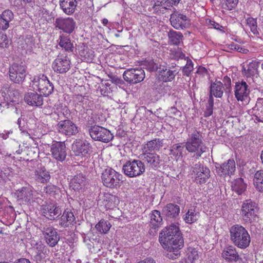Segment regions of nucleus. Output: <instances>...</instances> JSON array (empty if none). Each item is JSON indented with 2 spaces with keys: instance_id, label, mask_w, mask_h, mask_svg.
<instances>
[{
  "instance_id": "25",
  "label": "nucleus",
  "mask_w": 263,
  "mask_h": 263,
  "mask_svg": "<svg viewBox=\"0 0 263 263\" xmlns=\"http://www.w3.org/2000/svg\"><path fill=\"white\" fill-rule=\"evenodd\" d=\"M250 93L248 85L245 82L237 83L235 85V96L238 101H242L247 99Z\"/></svg>"
},
{
  "instance_id": "44",
  "label": "nucleus",
  "mask_w": 263,
  "mask_h": 263,
  "mask_svg": "<svg viewBox=\"0 0 263 263\" xmlns=\"http://www.w3.org/2000/svg\"><path fill=\"white\" fill-rule=\"evenodd\" d=\"M238 2V0H222L221 4L223 9L231 10L236 7Z\"/></svg>"
},
{
  "instance_id": "7",
  "label": "nucleus",
  "mask_w": 263,
  "mask_h": 263,
  "mask_svg": "<svg viewBox=\"0 0 263 263\" xmlns=\"http://www.w3.org/2000/svg\"><path fill=\"white\" fill-rule=\"evenodd\" d=\"M88 132L91 138L97 141L108 143L114 138V136L110 130L99 125H95L90 126Z\"/></svg>"
},
{
  "instance_id": "37",
  "label": "nucleus",
  "mask_w": 263,
  "mask_h": 263,
  "mask_svg": "<svg viewBox=\"0 0 263 263\" xmlns=\"http://www.w3.org/2000/svg\"><path fill=\"white\" fill-rule=\"evenodd\" d=\"M36 249L37 252L34 256L35 261L36 263H44L46 257L45 246L42 244H37Z\"/></svg>"
},
{
  "instance_id": "3",
  "label": "nucleus",
  "mask_w": 263,
  "mask_h": 263,
  "mask_svg": "<svg viewBox=\"0 0 263 263\" xmlns=\"http://www.w3.org/2000/svg\"><path fill=\"white\" fill-rule=\"evenodd\" d=\"M230 238L234 245L240 249H246L250 243L248 231L240 224H235L230 229Z\"/></svg>"
},
{
  "instance_id": "12",
  "label": "nucleus",
  "mask_w": 263,
  "mask_h": 263,
  "mask_svg": "<svg viewBox=\"0 0 263 263\" xmlns=\"http://www.w3.org/2000/svg\"><path fill=\"white\" fill-rule=\"evenodd\" d=\"M123 77L128 83L136 84L144 80L145 74L142 68H130L124 72Z\"/></svg>"
},
{
  "instance_id": "39",
  "label": "nucleus",
  "mask_w": 263,
  "mask_h": 263,
  "mask_svg": "<svg viewBox=\"0 0 263 263\" xmlns=\"http://www.w3.org/2000/svg\"><path fill=\"white\" fill-rule=\"evenodd\" d=\"M254 185L256 189L260 192L263 193V170L256 172L254 175Z\"/></svg>"
},
{
  "instance_id": "24",
  "label": "nucleus",
  "mask_w": 263,
  "mask_h": 263,
  "mask_svg": "<svg viewBox=\"0 0 263 263\" xmlns=\"http://www.w3.org/2000/svg\"><path fill=\"white\" fill-rule=\"evenodd\" d=\"M162 213L168 219H176L179 215L180 207L176 204L168 203L163 208Z\"/></svg>"
},
{
  "instance_id": "49",
  "label": "nucleus",
  "mask_w": 263,
  "mask_h": 263,
  "mask_svg": "<svg viewBox=\"0 0 263 263\" xmlns=\"http://www.w3.org/2000/svg\"><path fill=\"white\" fill-rule=\"evenodd\" d=\"M144 66L149 71H155L156 70H159V65L158 63H156L153 60H147L144 62Z\"/></svg>"
},
{
  "instance_id": "53",
  "label": "nucleus",
  "mask_w": 263,
  "mask_h": 263,
  "mask_svg": "<svg viewBox=\"0 0 263 263\" xmlns=\"http://www.w3.org/2000/svg\"><path fill=\"white\" fill-rule=\"evenodd\" d=\"M44 192L49 195H54L55 193L58 191V188L57 186L49 184L44 187Z\"/></svg>"
},
{
  "instance_id": "40",
  "label": "nucleus",
  "mask_w": 263,
  "mask_h": 263,
  "mask_svg": "<svg viewBox=\"0 0 263 263\" xmlns=\"http://www.w3.org/2000/svg\"><path fill=\"white\" fill-rule=\"evenodd\" d=\"M170 42L174 45H179L182 41L183 35L180 32L170 30L168 32Z\"/></svg>"
},
{
  "instance_id": "50",
  "label": "nucleus",
  "mask_w": 263,
  "mask_h": 263,
  "mask_svg": "<svg viewBox=\"0 0 263 263\" xmlns=\"http://www.w3.org/2000/svg\"><path fill=\"white\" fill-rule=\"evenodd\" d=\"M193 70V63L191 60H187L185 66L182 69L183 74L189 76Z\"/></svg>"
},
{
  "instance_id": "42",
  "label": "nucleus",
  "mask_w": 263,
  "mask_h": 263,
  "mask_svg": "<svg viewBox=\"0 0 263 263\" xmlns=\"http://www.w3.org/2000/svg\"><path fill=\"white\" fill-rule=\"evenodd\" d=\"M111 225L109 222L104 219L101 220L96 226L97 230L101 234L107 233Z\"/></svg>"
},
{
  "instance_id": "27",
  "label": "nucleus",
  "mask_w": 263,
  "mask_h": 263,
  "mask_svg": "<svg viewBox=\"0 0 263 263\" xmlns=\"http://www.w3.org/2000/svg\"><path fill=\"white\" fill-rule=\"evenodd\" d=\"M221 256L227 262H237L240 258L236 249L231 246L223 249Z\"/></svg>"
},
{
  "instance_id": "4",
  "label": "nucleus",
  "mask_w": 263,
  "mask_h": 263,
  "mask_svg": "<svg viewBox=\"0 0 263 263\" xmlns=\"http://www.w3.org/2000/svg\"><path fill=\"white\" fill-rule=\"evenodd\" d=\"M241 215L246 222H256L259 219L258 208L256 203L250 199L243 201L241 209Z\"/></svg>"
},
{
  "instance_id": "19",
  "label": "nucleus",
  "mask_w": 263,
  "mask_h": 263,
  "mask_svg": "<svg viewBox=\"0 0 263 263\" xmlns=\"http://www.w3.org/2000/svg\"><path fill=\"white\" fill-rule=\"evenodd\" d=\"M50 151L53 158L63 161L66 157V147L64 142H55L51 145Z\"/></svg>"
},
{
  "instance_id": "10",
  "label": "nucleus",
  "mask_w": 263,
  "mask_h": 263,
  "mask_svg": "<svg viewBox=\"0 0 263 263\" xmlns=\"http://www.w3.org/2000/svg\"><path fill=\"white\" fill-rule=\"evenodd\" d=\"M170 20L172 26L177 30L187 28L191 25L190 18L186 15L178 11L171 15Z\"/></svg>"
},
{
  "instance_id": "18",
  "label": "nucleus",
  "mask_w": 263,
  "mask_h": 263,
  "mask_svg": "<svg viewBox=\"0 0 263 263\" xmlns=\"http://www.w3.org/2000/svg\"><path fill=\"white\" fill-rule=\"evenodd\" d=\"M70 63L67 56H58L52 63V68L57 73H65L70 69Z\"/></svg>"
},
{
  "instance_id": "13",
  "label": "nucleus",
  "mask_w": 263,
  "mask_h": 263,
  "mask_svg": "<svg viewBox=\"0 0 263 263\" xmlns=\"http://www.w3.org/2000/svg\"><path fill=\"white\" fill-rule=\"evenodd\" d=\"M139 158L146 164V166L154 170L160 167L162 160L159 155L156 153H145L141 154Z\"/></svg>"
},
{
  "instance_id": "60",
  "label": "nucleus",
  "mask_w": 263,
  "mask_h": 263,
  "mask_svg": "<svg viewBox=\"0 0 263 263\" xmlns=\"http://www.w3.org/2000/svg\"><path fill=\"white\" fill-rule=\"evenodd\" d=\"M209 23L211 26H213L214 28L217 30H220V28H222V26H220L218 23H216L213 21L210 20Z\"/></svg>"
},
{
  "instance_id": "34",
  "label": "nucleus",
  "mask_w": 263,
  "mask_h": 263,
  "mask_svg": "<svg viewBox=\"0 0 263 263\" xmlns=\"http://www.w3.org/2000/svg\"><path fill=\"white\" fill-rule=\"evenodd\" d=\"M86 179L82 174H79L74 176L71 179L70 184V187L74 190L81 189L85 185Z\"/></svg>"
},
{
  "instance_id": "47",
  "label": "nucleus",
  "mask_w": 263,
  "mask_h": 263,
  "mask_svg": "<svg viewBox=\"0 0 263 263\" xmlns=\"http://www.w3.org/2000/svg\"><path fill=\"white\" fill-rule=\"evenodd\" d=\"M1 93L5 100L12 102L15 101V100L11 97L12 95H14V93L11 91L7 86L3 87L2 88Z\"/></svg>"
},
{
  "instance_id": "33",
  "label": "nucleus",
  "mask_w": 263,
  "mask_h": 263,
  "mask_svg": "<svg viewBox=\"0 0 263 263\" xmlns=\"http://www.w3.org/2000/svg\"><path fill=\"white\" fill-rule=\"evenodd\" d=\"M224 90V88L222 83L216 81L211 85L210 94L216 98H221Z\"/></svg>"
},
{
  "instance_id": "1",
  "label": "nucleus",
  "mask_w": 263,
  "mask_h": 263,
  "mask_svg": "<svg viewBox=\"0 0 263 263\" xmlns=\"http://www.w3.org/2000/svg\"><path fill=\"white\" fill-rule=\"evenodd\" d=\"M159 240L166 251L167 258L175 259L180 256L184 241L177 226L172 224L164 228L159 234Z\"/></svg>"
},
{
  "instance_id": "14",
  "label": "nucleus",
  "mask_w": 263,
  "mask_h": 263,
  "mask_svg": "<svg viewBox=\"0 0 263 263\" xmlns=\"http://www.w3.org/2000/svg\"><path fill=\"white\" fill-rule=\"evenodd\" d=\"M35 192L30 187H23L16 191L15 195L17 200L22 203H31L36 198Z\"/></svg>"
},
{
  "instance_id": "29",
  "label": "nucleus",
  "mask_w": 263,
  "mask_h": 263,
  "mask_svg": "<svg viewBox=\"0 0 263 263\" xmlns=\"http://www.w3.org/2000/svg\"><path fill=\"white\" fill-rule=\"evenodd\" d=\"M77 5L76 0H60V6L63 11L67 15L72 14Z\"/></svg>"
},
{
  "instance_id": "57",
  "label": "nucleus",
  "mask_w": 263,
  "mask_h": 263,
  "mask_svg": "<svg viewBox=\"0 0 263 263\" xmlns=\"http://www.w3.org/2000/svg\"><path fill=\"white\" fill-rule=\"evenodd\" d=\"M196 73L202 76H204L208 74V71L204 67L199 66L196 71Z\"/></svg>"
},
{
  "instance_id": "56",
  "label": "nucleus",
  "mask_w": 263,
  "mask_h": 263,
  "mask_svg": "<svg viewBox=\"0 0 263 263\" xmlns=\"http://www.w3.org/2000/svg\"><path fill=\"white\" fill-rule=\"evenodd\" d=\"M168 114L172 116H180V112L175 107H171L168 109Z\"/></svg>"
},
{
  "instance_id": "31",
  "label": "nucleus",
  "mask_w": 263,
  "mask_h": 263,
  "mask_svg": "<svg viewBox=\"0 0 263 263\" xmlns=\"http://www.w3.org/2000/svg\"><path fill=\"white\" fill-rule=\"evenodd\" d=\"M76 218L73 213L70 209H66L61 217L60 225L62 227L66 228L69 225L73 224L75 222Z\"/></svg>"
},
{
  "instance_id": "38",
  "label": "nucleus",
  "mask_w": 263,
  "mask_h": 263,
  "mask_svg": "<svg viewBox=\"0 0 263 263\" xmlns=\"http://www.w3.org/2000/svg\"><path fill=\"white\" fill-rule=\"evenodd\" d=\"M199 217V213L195 208H190L184 215L183 219L187 223H192L196 221Z\"/></svg>"
},
{
  "instance_id": "5",
  "label": "nucleus",
  "mask_w": 263,
  "mask_h": 263,
  "mask_svg": "<svg viewBox=\"0 0 263 263\" xmlns=\"http://www.w3.org/2000/svg\"><path fill=\"white\" fill-rule=\"evenodd\" d=\"M34 89L38 91L42 95L48 96L53 91V85L47 77L43 74L35 76L32 80Z\"/></svg>"
},
{
  "instance_id": "8",
  "label": "nucleus",
  "mask_w": 263,
  "mask_h": 263,
  "mask_svg": "<svg viewBox=\"0 0 263 263\" xmlns=\"http://www.w3.org/2000/svg\"><path fill=\"white\" fill-rule=\"evenodd\" d=\"M145 170L144 163L140 160L128 161L123 166L124 174L129 177H135L142 174Z\"/></svg>"
},
{
  "instance_id": "9",
  "label": "nucleus",
  "mask_w": 263,
  "mask_h": 263,
  "mask_svg": "<svg viewBox=\"0 0 263 263\" xmlns=\"http://www.w3.org/2000/svg\"><path fill=\"white\" fill-rule=\"evenodd\" d=\"M26 75V67L24 64L14 63L9 68L10 80L16 83H22Z\"/></svg>"
},
{
  "instance_id": "54",
  "label": "nucleus",
  "mask_w": 263,
  "mask_h": 263,
  "mask_svg": "<svg viewBox=\"0 0 263 263\" xmlns=\"http://www.w3.org/2000/svg\"><path fill=\"white\" fill-rule=\"evenodd\" d=\"M9 43V40L6 34L0 33V47L2 48L7 47Z\"/></svg>"
},
{
  "instance_id": "17",
  "label": "nucleus",
  "mask_w": 263,
  "mask_h": 263,
  "mask_svg": "<svg viewBox=\"0 0 263 263\" xmlns=\"http://www.w3.org/2000/svg\"><path fill=\"white\" fill-rule=\"evenodd\" d=\"M158 79L163 82H170L175 78L178 73V70L174 66L167 68L165 65H159L158 70Z\"/></svg>"
},
{
  "instance_id": "45",
  "label": "nucleus",
  "mask_w": 263,
  "mask_h": 263,
  "mask_svg": "<svg viewBox=\"0 0 263 263\" xmlns=\"http://www.w3.org/2000/svg\"><path fill=\"white\" fill-rule=\"evenodd\" d=\"M257 69L254 63H250L247 69L243 68V73L248 78L251 77L256 74Z\"/></svg>"
},
{
  "instance_id": "30",
  "label": "nucleus",
  "mask_w": 263,
  "mask_h": 263,
  "mask_svg": "<svg viewBox=\"0 0 263 263\" xmlns=\"http://www.w3.org/2000/svg\"><path fill=\"white\" fill-rule=\"evenodd\" d=\"M34 178L37 182L45 184L49 182L51 176L49 172L45 167H41L35 170Z\"/></svg>"
},
{
  "instance_id": "43",
  "label": "nucleus",
  "mask_w": 263,
  "mask_h": 263,
  "mask_svg": "<svg viewBox=\"0 0 263 263\" xmlns=\"http://www.w3.org/2000/svg\"><path fill=\"white\" fill-rule=\"evenodd\" d=\"M184 151V146H182V144H176L173 145L172 149L171 151V154L176 156L178 158L180 157H182Z\"/></svg>"
},
{
  "instance_id": "36",
  "label": "nucleus",
  "mask_w": 263,
  "mask_h": 263,
  "mask_svg": "<svg viewBox=\"0 0 263 263\" xmlns=\"http://www.w3.org/2000/svg\"><path fill=\"white\" fill-rule=\"evenodd\" d=\"M247 184L241 178H238L232 183V188L233 191L238 195L242 194L246 190Z\"/></svg>"
},
{
  "instance_id": "22",
  "label": "nucleus",
  "mask_w": 263,
  "mask_h": 263,
  "mask_svg": "<svg viewBox=\"0 0 263 263\" xmlns=\"http://www.w3.org/2000/svg\"><path fill=\"white\" fill-rule=\"evenodd\" d=\"M91 148V144L87 141L77 140L72 145V150L76 155L85 156Z\"/></svg>"
},
{
  "instance_id": "15",
  "label": "nucleus",
  "mask_w": 263,
  "mask_h": 263,
  "mask_svg": "<svg viewBox=\"0 0 263 263\" xmlns=\"http://www.w3.org/2000/svg\"><path fill=\"white\" fill-rule=\"evenodd\" d=\"M54 25L55 28H58L66 33L70 34L75 28L76 22L71 17H58L55 19Z\"/></svg>"
},
{
  "instance_id": "64",
  "label": "nucleus",
  "mask_w": 263,
  "mask_h": 263,
  "mask_svg": "<svg viewBox=\"0 0 263 263\" xmlns=\"http://www.w3.org/2000/svg\"><path fill=\"white\" fill-rule=\"evenodd\" d=\"M15 263H31V262L29 259L23 258L18 259Z\"/></svg>"
},
{
  "instance_id": "61",
  "label": "nucleus",
  "mask_w": 263,
  "mask_h": 263,
  "mask_svg": "<svg viewBox=\"0 0 263 263\" xmlns=\"http://www.w3.org/2000/svg\"><path fill=\"white\" fill-rule=\"evenodd\" d=\"M213 95L210 94L208 102V104L206 106L213 107L214 106V99L213 97Z\"/></svg>"
},
{
  "instance_id": "32",
  "label": "nucleus",
  "mask_w": 263,
  "mask_h": 263,
  "mask_svg": "<svg viewBox=\"0 0 263 263\" xmlns=\"http://www.w3.org/2000/svg\"><path fill=\"white\" fill-rule=\"evenodd\" d=\"M13 19V13L10 10L4 11L0 14V29L6 30L9 27V23Z\"/></svg>"
},
{
  "instance_id": "23",
  "label": "nucleus",
  "mask_w": 263,
  "mask_h": 263,
  "mask_svg": "<svg viewBox=\"0 0 263 263\" xmlns=\"http://www.w3.org/2000/svg\"><path fill=\"white\" fill-rule=\"evenodd\" d=\"M41 210L44 215L50 220L55 219L62 213V210L59 206L51 203L43 205Z\"/></svg>"
},
{
  "instance_id": "11",
  "label": "nucleus",
  "mask_w": 263,
  "mask_h": 263,
  "mask_svg": "<svg viewBox=\"0 0 263 263\" xmlns=\"http://www.w3.org/2000/svg\"><path fill=\"white\" fill-rule=\"evenodd\" d=\"M41 232L46 243L50 247L55 246L60 240V235L53 227L45 226L41 228Z\"/></svg>"
},
{
  "instance_id": "26",
  "label": "nucleus",
  "mask_w": 263,
  "mask_h": 263,
  "mask_svg": "<svg viewBox=\"0 0 263 263\" xmlns=\"http://www.w3.org/2000/svg\"><path fill=\"white\" fill-rule=\"evenodd\" d=\"M25 101L29 105L41 106L43 103V98L41 94L36 92H30L25 95Z\"/></svg>"
},
{
  "instance_id": "21",
  "label": "nucleus",
  "mask_w": 263,
  "mask_h": 263,
  "mask_svg": "<svg viewBox=\"0 0 263 263\" xmlns=\"http://www.w3.org/2000/svg\"><path fill=\"white\" fill-rule=\"evenodd\" d=\"M193 172L196 173L195 181L200 184L205 183L210 176V171L206 167L197 164L193 167Z\"/></svg>"
},
{
  "instance_id": "51",
  "label": "nucleus",
  "mask_w": 263,
  "mask_h": 263,
  "mask_svg": "<svg viewBox=\"0 0 263 263\" xmlns=\"http://www.w3.org/2000/svg\"><path fill=\"white\" fill-rule=\"evenodd\" d=\"M199 255L197 250L192 249L188 253V259L192 263L199 259Z\"/></svg>"
},
{
  "instance_id": "63",
  "label": "nucleus",
  "mask_w": 263,
  "mask_h": 263,
  "mask_svg": "<svg viewBox=\"0 0 263 263\" xmlns=\"http://www.w3.org/2000/svg\"><path fill=\"white\" fill-rule=\"evenodd\" d=\"M137 263H156L155 260L152 258H147Z\"/></svg>"
},
{
  "instance_id": "55",
  "label": "nucleus",
  "mask_w": 263,
  "mask_h": 263,
  "mask_svg": "<svg viewBox=\"0 0 263 263\" xmlns=\"http://www.w3.org/2000/svg\"><path fill=\"white\" fill-rule=\"evenodd\" d=\"M86 114L88 115V118L87 119L88 124L93 126L92 124L95 123V121L93 119L92 111L91 109H86Z\"/></svg>"
},
{
  "instance_id": "58",
  "label": "nucleus",
  "mask_w": 263,
  "mask_h": 263,
  "mask_svg": "<svg viewBox=\"0 0 263 263\" xmlns=\"http://www.w3.org/2000/svg\"><path fill=\"white\" fill-rule=\"evenodd\" d=\"M175 52V55L173 57V58L174 59H179V58H183L184 57V54L183 53L179 48H177L176 51H174Z\"/></svg>"
},
{
  "instance_id": "28",
  "label": "nucleus",
  "mask_w": 263,
  "mask_h": 263,
  "mask_svg": "<svg viewBox=\"0 0 263 263\" xmlns=\"http://www.w3.org/2000/svg\"><path fill=\"white\" fill-rule=\"evenodd\" d=\"M163 146V140L155 138L149 141L145 144L143 148V152L152 153V152L159 151Z\"/></svg>"
},
{
  "instance_id": "62",
  "label": "nucleus",
  "mask_w": 263,
  "mask_h": 263,
  "mask_svg": "<svg viewBox=\"0 0 263 263\" xmlns=\"http://www.w3.org/2000/svg\"><path fill=\"white\" fill-rule=\"evenodd\" d=\"M223 81H224L225 84L224 85L227 88H228L231 85V79L228 77H224L223 79Z\"/></svg>"
},
{
  "instance_id": "35",
  "label": "nucleus",
  "mask_w": 263,
  "mask_h": 263,
  "mask_svg": "<svg viewBox=\"0 0 263 263\" xmlns=\"http://www.w3.org/2000/svg\"><path fill=\"white\" fill-rule=\"evenodd\" d=\"M151 221L149 226L154 229H157L162 221V218L160 212L158 210H154L151 214Z\"/></svg>"
},
{
  "instance_id": "48",
  "label": "nucleus",
  "mask_w": 263,
  "mask_h": 263,
  "mask_svg": "<svg viewBox=\"0 0 263 263\" xmlns=\"http://www.w3.org/2000/svg\"><path fill=\"white\" fill-rule=\"evenodd\" d=\"M166 2V0H156L152 6V9L155 13L160 12L161 9H166V7L164 6Z\"/></svg>"
},
{
  "instance_id": "41",
  "label": "nucleus",
  "mask_w": 263,
  "mask_h": 263,
  "mask_svg": "<svg viewBox=\"0 0 263 263\" xmlns=\"http://www.w3.org/2000/svg\"><path fill=\"white\" fill-rule=\"evenodd\" d=\"M59 45L64 48L66 51H72L73 50V45L69 37L67 36L64 35L60 36Z\"/></svg>"
},
{
  "instance_id": "16",
  "label": "nucleus",
  "mask_w": 263,
  "mask_h": 263,
  "mask_svg": "<svg viewBox=\"0 0 263 263\" xmlns=\"http://www.w3.org/2000/svg\"><path fill=\"white\" fill-rule=\"evenodd\" d=\"M57 129L59 133L68 136L75 135L79 132L78 127L70 120L60 121L57 124Z\"/></svg>"
},
{
  "instance_id": "59",
  "label": "nucleus",
  "mask_w": 263,
  "mask_h": 263,
  "mask_svg": "<svg viewBox=\"0 0 263 263\" xmlns=\"http://www.w3.org/2000/svg\"><path fill=\"white\" fill-rule=\"evenodd\" d=\"M213 107L206 106V109L204 112V116L205 117H208L210 116L213 114Z\"/></svg>"
},
{
  "instance_id": "6",
  "label": "nucleus",
  "mask_w": 263,
  "mask_h": 263,
  "mask_svg": "<svg viewBox=\"0 0 263 263\" xmlns=\"http://www.w3.org/2000/svg\"><path fill=\"white\" fill-rule=\"evenodd\" d=\"M122 178L121 174L111 168L104 170L101 176L103 185L110 189L119 187Z\"/></svg>"
},
{
  "instance_id": "2",
  "label": "nucleus",
  "mask_w": 263,
  "mask_h": 263,
  "mask_svg": "<svg viewBox=\"0 0 263 263\" xmlns=\"http://www.w3.org/2000/svg\"><path fill=\"white\" fill-rule=\"evenodd\" d=\"M202 134L195 129L189 135L185 144L186 149L189 152L194 153V156L197 159L200 157L207 150L206 146L202 141Z\"/></svg>"
},
{
  "instance_id": "46",
  "label": "nucleus",
  "mask_w": 263,
  "mask_h": 263,
  "mask_svg": "<svg viewBox=\"0 0 263 263\" xmlns=\"http://www.w3.org/2000/svg\"><path fill=\"white\" fill-rule=\"evenodd\" d=\"M246 26L248 27L254 34H258L256 20L252 17H249L246 20Z\"/></svg>"
},
{
  "instance_id": "20",
  "label": "nucleus",
  "mask_w": 263,
  "mask_h": 263,
  "mask_svg": "<svg viewBox=\"0 0 263 263\" xmlns=\"http://www.w3.org/2000/svg\"><path fill=\"white\" fill-rule=\"evenodd\" d=\"M216 172L221 176H230L235 171V162L233 159H229L221 165L217 164Z\"/></svg>"
},
{
  "instance_id": "52",
  "label": "nucleus",
  "mask_w": 263,
  "mask_h": 263,
  "mask_svg": "<svg viewBox=\"0 0 263 263\" xmlns=\"http://www.w3.org/2000/svg\"><path fill=\"white\" fill-rule=\"evenodd\" d=\"M116 197L112 194L109 193H105L104 194L103 200L106 201L107 203L106 205L110 206L112 204L116 201Z\"/></svg>"
}]
</instances>
